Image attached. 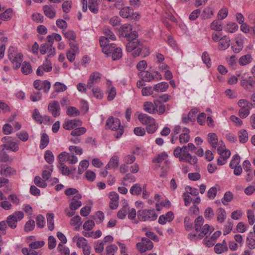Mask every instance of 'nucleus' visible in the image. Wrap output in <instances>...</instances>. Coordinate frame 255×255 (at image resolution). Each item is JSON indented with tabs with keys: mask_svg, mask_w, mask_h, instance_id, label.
I'll use <instances>...</instances> for the list:
<instances>
[{
	"mask_svg": "<svg viewBox=\"0 0 255 255\" xmlns=\"http://www.w3.org/2000/svg\"><path fill=\"white\" fill-rule=\"evenodd\" d=\"M8 56L11 61L13 68L18 69L23 61V55L17 52V49L12 46L10 47L8 51Z\"/></svg>",
	"mask_w": 255,
	"mask_h": 255,
	"instance_id": "nucleus-1",
	"label": "nucleus"
},
{
	"mask_svg": "<svg viewBox=\"0 0 255 255\" xmlns=\"http://www.w3.org/2000/svg\"><path fill=\"white\" fill-rule=\"evenodd\" d=\"M106 128L116 131V137L118 138L121 137L124 133V128L121 125V121L118 118L110 117L107 120L106 124Z\"/></svg>",
	"mask_w": 255,
	"mask_h": 255,
	"instance_id": "nucleus-2",
	"label": "nucleus"
},
{
	"mask_svg": "<svg viewBox=\"0 0 255 255\" xmlns=\"http://www.w3.org/2000/svg\"><path fill=\"white\" fill-rule=\"evenodd\" d=\"M214 229L208 224H205L201 227L199 231H196V233H191L188 235V238L192 241L201 240L208 233H211Z\"/></svg>",
	"mask_w": 255,
	"mask_h": 255,
	"instance_id": "nucleus-3",
	"label": "nucleus"
},
{
	"mask_svg": "<svg viewBox=\"0 0 255 255\" xmlns=\"http://www.w3.org/2000/svg\"><path fill=\"white\" fill-rule=\"evenodd\" d=\"M238 105L240 107L239 110V116L242 119L246 118L250 114L252 104L245 99H241L239 101Z\"/></svg>",
	"mask_w": 255,
	"mask_h": 255,
	"instance_id": "nucleus-4",
	"label": "nucleus"
},
{
	"mask_svg": "<svg viewBox=\"0 0 255 255\" xmlns=\"http://www.w3.org/2000/svg\"><path fill=\"white\" fill-rule=\"evenodd\" d=\"M157 216L154 210H141L137 212V218L141 221H154Z\"/></svg>",
	"mask_w": 255,
	"mask_h": 255,
	"instance_id": "nucleus-5",
	"label": "nucleus"
},
{
	"mask_svg": "<svg viewBox=\"0 0 255 255\" xmlns=\"http://www.w3.org/2000/svg\"><path fill=\"white\" fill-rule=\"evenodd\" d=\"M101 0H81L83 5L82 8L84 12L87 10L88 7L89 10L94 13H97L99 11V5Z\"/></svg>",
	"mask_w": 255,
	"mask_h": 255,
	"instance_id": "nucleus-6",
	"label": "nucleus"
},
{
	"mask_svg": "<svg viewBox=\"0 0 255 255\" xmlns=\"http://www.w3.org/2000/svg\"><path fill=\"white\" fill-rule=\"evenodd\" d=\"M24 217L22 211L15 212L13 214L8 216L6 219V223L9 227L15 229L17 226V222L21 220Z\"/></svg>",
	"mask_w": 255,
	"mask_h": 255,
	"instance_id": "nucleus-7",
	"label": "nucleus"
},
{
	"mask_svg": "<svg viewBox=\"0 0 255 255\" xmlns=\"http://www.w3.org/2000/svg\"><path fill=\"white\" fill-rule=\"evenodd\" d=\"M122 36L125 37L127 39H133L137 36V33L135 31H132L131 25L129 24L123 25L120 30Z\"/></svg>",
	"mask_w": 255,
	"mask_h": 255,
	"instance_id": "nucleus-8",
	"label": "nucleus"
},
{
	"mask_svg": "<svg viewBox=\"0 0 255 255\" xmlns=\"http://www.w3.org/2000/svg\"><path fill=\"white\" fill-rule=\"evenodd\" d=\"M99 42L100 46L102 48V51L108 56H110L111 52L117 47L115 44H109L107 38L104 36L100 38Z\"/></svg>",
	"mask_w": 255,
	"mask_h": 255,
	"instance_id": "nucleus-9",
	"label": "nucleus"
},
{
	"mask_svg": "<svg viewBox=\"0 0 255 255\" xmlns=\"http://www.w3.org/2000/svg\"><path fill=\"white\" fill-rule=\"evenodd\" d=\"M1 141L3 143L2 145L3 148L6 150H11L13 151H17L19 147L17 143L12 140L10 136H4L1 139Z\"/></svg>",
	"mask_w": 255,
	"mask_h": 255,
	"instance_id": "nucleus-10",
	"label": "nucleus"
},
{
	"mask_svg": "<svg viewBox=\"0 0 255 255\" xmlns=\"http://www.w3.org/2000/svg\"><path fill=\"white\" fill-rule=\"evenodd\" d=\"M153 243L148 239L142 238L141 243L136 244V247L140 253L145 252L146 251L151 250L153 248Z\"/></svg>",
	"mask_w": 255,
	"mask_h": 255,
	"instance_id": "nucleus-11",
	"label": "nucleus"
},
{
	"mask_svg": "<svg viewBox=\"0 0 255 255\" xmlns=\"http://www.w3.org/2000/svg\"><path fill=\"white\" fill-rule=\"evenodd\" d=\"M33 85L36 90L39 91L43 89L46 93L48 92L51 87V84L48 80H36L34 81Z\"/></svg>",
	"mask_w": 255,
	"mask_h": 255,
	"instance_id": "nucleus-12",
	"label": "nucleus"
},
{
	"mask_svg": "<svg viewBox=\"0 0 255 255\" xmlns=\"http://www.w3.org/2000/svg\"><path fill=\"white\" fill-rule=\"evenodd\" d=\"M101 74L98 72H94L91 74L87 81V87L91 89L93 85L99 83L101 81Z\"/></svg>",
	"mask_w": 255,
	"mask_h": 255,
	"instance_id": "nucleus-13",
	"label": "nucleus"
},
{
	"mask_svg": "<svg viewBox=\"0 0 255 255\" xmlns=\"http://www.w3.org/2000/svg\"><path fill=\"white\" fill-rule=\"evenodd\" d=\"M221 232H215L210 237H206L203 240V243L208 247H213L217 241V239L221 236Z\"/></svg>",
	"mask_w": 255,
	"mask_h": 255,
	"instance_id": "nucleus-14",
	"label": "nucleus"
},
{
	"mask_svg": "<svg viewBox=\"0 0 255 255\" xmlns=\"http://www.w3.org/2000/svg\"><path fill=\"white\" fill-rule=\"evenodd\" d=\"M182 149V153L184 156L185 161L191 165H195L197 162V158L195 156H192L187 151L188 145H184Z\"/></svg>",
	"mask_w": 255,
	"mask_h": 255,
	"instance_id": "nucleus-15",
	"label": "nucleus"
},
{
	"mask_svg": "<svg viewBox=\"0 0 255 255\" xmlns=\"http://www.w3.org/2000/svg\"><path fill=\"white\" fill-rule=\"evenodd\" d=\"M48 111L54 117H57L60 114V108L57 101H53L48 106Z\"/></svg>",
	"mask_w": 255,
	"mask_h": 255,
	"instance_id": "nucleus-16",
	"label": "nucleus"
},
{
	"mask_svg": "<svg viewBox=\"0 0 255 255\" xmlns=\"http://www.w3.org/2000/svg\"><path fill=\"white\" fill-rule=\"evenodd\" d=\"M82 124V122L79 120H67L63 124V128L66 130H71L81 126Z\"/></svg>",
	"mask_w": 255,
	"mask_h": 255,
	"instance_id": "nucleus-17",
	"label": "nucleus"
},
{
	"mask_svg": "<svg viewBox=\"0 0 255 255\" xmlns=\"http://www.w3.org/2000/svg\"><path fill=\"white\" fill-rule=\"evenodd\" d=\"M150 53L149 48L144 46L142 44H140V46L134 51H133L131 55L133 57H136L141 54L143 57L147 56Z\"/></svg>",
	"mask_w": 255,
	"mask_h": 255,
	"instance_id": "nucleus-18",
	"label": "nucleus"
},
{
	"mask_svg": "<svg viewBox=\"0 0 255 255\" xmlns=\"http://www.w3.org/2000/svg\"><path fill=\"white\" fill-rule=\"evenodd\" d=\"M44 14L50 19L54 18L56 16V10L52 5H45L42 7Z\"/></svg>",
	"mask_w": 255,
	"mask_h": 255,
	"instance_id": "nucleus-19",
	"label": "nucleus"
},
{
	"mask_svg": "<svg viewBox=\"0 0 255 255\" xmlns=\"http://www.w3.org/2000/svg\"><path fill=\"white\" fill-rule=\"evenodd\" d=\"M138 119L142 125H145L146 126L154 123V122L155 121L152 117L143 113H140L138 115Z\"/></svg>",
	"mask_w": 255,
	"mask_h": 255,
	"instance_id": "nucleus-20",
	"label": "nucleus"
},
{
	"mask_svg": "<svg viewBox=\"0 0 255 255\" xmlns=\"http://www.w3.org/2000/svg\"><path fill=\"white\" fill-rule=\"evenodd\" d=\"M128 40L129 42L126 45V49L128 52L134 51L138 48L141 44L136 38L133 39H128Z\"/></svg>",
	"mask_w": 255,
	"mask_h": 255,
	"instance_id": "nucleus-21",
	"label": "nucleus"
},
{
	"mask_svg": "<svg viewBox=\"0 0 255 255\" xmlns=\"http://www.w3.org/2000/svg\"><path fill=\"white\" fill-rule=\"evenodd\" d=\"M80 194H76L71 200L69 204V207L71 210H76L82 205V202L80 200L81 199Z\"/></svg>",
	"mask_w": 255,
	"mask_h": 255,
	"instance_id": "nucleus-22",
	"label": "nucleus"
},
{
	"mask_svg": "<svg viewBox=\"0 0 255 255\" xmlns=\"http://www.w3.org/2000/svg\"><path fill=\"white\" fill-rule=\"evenodd\" d=\"M208 141L213 148H218L219 145H221L222 141H218L217 135L215 133H209L208 134Z\"/></svg>",
	"mask_w": 255,
	"mask_h": 255,
	"instance_id": "nucleus-23",
	"label": "nucleus"
},
{
	"mask_svg": "<svg viewBox=\"0 0 255 255\" xmlns=\"http://www.w3.org/2000/svg\"><path fill=\"white\" fill-rule=\"evenodd\" d=\"M219 42L218 49L220 50H225L230 46L231 40L229 37L224 36L220 38Z\"/></svg>",
	"mask_w": 255,
	"mask_h": 255,
	"instance_id": "nucleus-24",
	"label": "nucleus"
},
{
	"mask_svg": "<svg viewBox=\"0 0 255 255\" xmlns=\"http://www.w3.org/2000/svg\"><path fill=\"white\" fill-rule=\"evenodd\" d=\"M243 40L241 37H236L235 42L232 46L233 51L236 53L240 52L243 48Z\"/></svg>",
	"mask_w": 255,
	"mask_h": 255,
	"instance_id": "nucleus-25",
	"label": "nucleus"
},
{
	"mask_svg": "<svg viewBox=\"0 0 255 255\" xmlns=\"http://www.w3.org/2000/svg\"><path fill=\"white\" fill-rule=\"evenodd\" d=\"M16 174V170L9 166L3 164L0 170V174L6 177H10Z\"/></svg>",
	"mask_w": 255,
	"mask_h": 255,
	"instance_id": "nucleus-26",
	"label": "nucleus"
},
{
	"mask_svg": "<svg viewBox=\"0 0 255 255\" xmlns=\"http://www.w3.org/2000/svg\"><path fill=\"white\" fill-rule=\"evenodd\" d=\"M228 250V248L225 240H224L221 243L217 244L214 247V251L218 254L227 252Z\"/></svg>",
	"mask_w": 255,
	"mask_h": 255,
	"instance_id": "nucleus-27",
	"label": "nucleus"
},
{
	"mask_svg": "<svg viewBox=\"0 0 255 255\" xmlns=\"http://www.w3.org/2000/svg\"><path fill=\"white\" fill-rule=\"evenodd\" d=\"M174 219V214L172 212H168L165 215H162L159 216L158 219V223L160 224L164 225L166 222H170Z\"/></svg>",
	"mask_w": 255,
	"mask_h": 255,
	"instance_id": "nucleus-28",
	"label": "nucleus"
},
{
	"mask_svg": "<svg viewBox=\"0 0 255 255\" xmlns=\"http://www.w3.org/2000/svg\"><path fill=\"white\" fill-rule=\"evenodd\" d=\"M110 199V208L111 209H116L118 206V195L115 192H111L109 194Z\"/></svg>",
	"mask_w": 255,
	"mask_h": 255,
	"instance_id": "nucleus-29",
	"label": "nucleus"
},
{
	"mask_svg": "<svg viewBox=\"0 0 255 255\" xmlns=\"http://www.w3.org/2000/svg\"><path fill=\"white\" fill-rule=\"evenodd\" d=\"M78 50V46L76 44L71 45V50H68L66 52V56L68 60L72 62L75 60V54Z\"/></svg>",
	"mask_w": 255,
	"mask_h": 255,
	"instance_id": "nucleus-30",
	"label": "nucleus"
},
{
	"mask_svg": "<svg viewBox=\"0 0 255 255\" xmlns=\"http://www.w3.org/2000/svg\"><path fill=\"white\" fill-rule=\"evenodd\" d=\"M120 14L124 18H128L134 17L133 10L128 6L124 7L122 8L120 10Z\"/></svg>",
	"mask_w": 255,
	"mask_h": 255,
	"instance_id": "nucleus-31",
	"label": "nucleus"
},
{
	"mask_svg": "<svg viewBox=\"0 0 255 255\" xmlns=\"http://www.w3.org/2000/svg\"><path fill=\"white\" fill-rule=\"evenodd\" d=\"M182 133L179 136V142L181 144L187 143L190 140V130L184 128L182 129Z\"/></svg>",
	"mask_w": 255,
	"mask_h": 255,
	"instance_id": "nucleus-32",
	"label": "nucleus"
},
{
	"mask_svg": "<svg viewBox=\"0 0 255 255\" xmlns=\"http://www.w3.org/2000/svg\"><path fill=\"white\" fill-rule=\"evenodd\" d=\"M218 154L222 157L225 158L227 160L231 155V152L229 150L226 148L225 145L222 143L221 145H219L217 148Z\"/></svg>",
	"mask_w": 255,
	"mask_h": 255,
	"instance_id": "nucleus-33",
	"label": "nucleus"
},
{
	"mask_svg": "<svg viewBox=\"0 0 255 255\" xmlns=\"http://www.w3.org/2000/svg\"><path fill=\"white\" fill-rule=\"evenodd\" d=\"M253 61V57L250 54L243 55L238 60L239 64L242 66H246L251 63Z\"/></svg>",
	"mask_w": 255,
	"mask_h": 255,
	"instance_id": "nucleus-34",
	"label": "nucleus"
},
{
	"mask_svg": "<svg viewBox=\"0 0 255 255\" xmlns=\"http://www.w3.org/2000/svg\"><path fill=\"white\" fill-rule=\"evenodd\" d=\"M144 110L150 114H153L155 113L156 104L153 102H145L144 103L143 105Z\"/></svg>",
	"mask_w": 255,
	"mask_h": 255,
	"instance_id": "nucleus-35",
	"label": "nucleus"
},
{
	"mask_svg": "<svg viewBox=\"0 0 255 255\" xmlns=\"http://www.w3.org/2000/svg\"><path fill=\"white\" fill-rule=\"evenodd\" d=\"M62 33L64 34L66 38H67L70 42V45H73L72 44V41H75L76 38V34L75 32L71 30H68L66 31L62 30Z\"/></svg>",
	"mask_w": 255,
	"mask_h": 255,
	"instance_id": "nucleus-36",
	"label": "nucleus"
},
{
	"mask_svg": "<svg viewBox=\"0 0 255 255\" xmlns=\"http://www.w3.org/2000/svg\"><path fill=\"white\" fill-rule=\"evenodd\" d=\"M119 157L117 155L113 156L106 166V169H113L118 167L119 165Z\"/></svg>",
	"mask_w": 255,
	"mask_h": 255,
	"instance_id": "nucleus-37",
	"label": "nucleus"
},
{
	"mask_svg": "<svg viewBox=\"0 0 255 255\" xmlns=\"http://www.w3.org/2000/svg\"><path fill=\"white\" fill-rule=\"evenodd\" d=\"M13 11L12 8H8L3 12L0 13V19L3 21H8L12 17Z\"/></svg>",
	"mask_w": 255,
	"mask_h": 255,
	"instance_id": "nucleus-38",
	"label": "nucleus"
},
{
	"mask_svg": "<svg viewBox=\"0 0 255 255\" xmlns=\"http://www.w3.org/2000/svg\"><path fill=\"white\" fill-rule=\"evenodd\" d=\"M169 87L167 82H160L154 86L153 90L157 92H164L166 91Z\"/></svg>",
	"mask_w": 255,
	"mask_h": 255,
	"instance_id": "nucleus-39",
	"label": "nucleus"
},
{
	"mask_svg": "<svg viewBox=\"0 0 255 255\" xmlns=\"http://www.w3.org/2000/svg\"><path fill=\"white\" fill-rule=\"evenodd\" d=\"M72 241L76 243V245L79 248H83L87 245V240L83 237L75 236L73 238Z\"/></svg>",
	"mask_w": 255,
	"mask_h": 255,
	"instance_id": "nucleus-40",
	"label": "nucleus"
},
{
	"mask_svg": "<svg viewBox=\"0 0 255 255\" xmlns=\"http://www.w3.org/2000/svg\"><path fill=\"white\" fill-rule=\"evenodd\" d=\"M139 77L144 81L150 82L153 80V73L147 71L140 72L138 74Z\"/></svg>",
	"mask_w": 255,
	"mask_h": 255,
	"instance_id": "nucleus-41",
	"label": "nucleus"
},
{
	"mask_svg": "<svg viewBox=\"0 0 255 255\" xmlns=\"http://www.w3.org/2000/svg\"><path fill=\"white\" fill-rule=\"evenodd\" d=\"M154 103L156 104L155 113L159 115L163 114L166 110V105L158 100H154Z\"/></svg>",
	"mask_w": 255,
	"mask_h": 255,
	"instance_id": "nucleus-42",
	"label": "nucleus"
},
{
	"mask_svg": "<svg viewBox=\"0 0 255 255\" xmlns=\"http://www.w3.org/2000/svg\"><path fill=\"white\" fill-rule=\"evenodd\" d=\"M226 218V212L223 208H219L217 210V220L220 223H223Z\"/></svg>",
	"mask_w": 255,
	"mask_h": 255,
	"instance_id": "nucleus-43",
	"label": "nucleus"
},
{
	"mask_svg": "<svg viewBox=\"0 0 255 255\" xmlns=\"http://www.w3.org/2000/svg\"><path fill=\"white\" fill-rule=\"evenodd\" d=\"M21 70L22 73L24 75H28L32 71L31 65L29 62L26 61H24L22 63Z\"/></svg>",
	"mask_w": 255,
	"mask_h": 255,
	"instance_id": "nucleus-44",
	"label": "nucleus"
},
{
	"mask_svg": "<svg viewBox=\"0 0 255 255\" xmlns=\"http://www.w3.org/2000/svg\"><path fill=\"white\" fill-rule=\"evenodd\" d=\"M122 50L120 47H116L115 50H113L110 56L111 55L113 60L120 59L122 57Z\"/></svg>",
	"mask_w": 255,
	"mask_h": 255,
	"instance_id": "nucleus-45",
	"label": "nucleus"
},
{
	"mask_svg": "<svg viewBox=\"0 0 255 255\" xmlns=\"http://www.w3.org/2000/svg\"><path fill=\"white\" fill-rule=\"evenodd\" d=\"M238 137L240 142L244 143L248 140V133L246 130L242 129L238 132Z\"/></svg>",
	"mask_w": 255,
	"mask_h": 255,
	"instance_id": "nucleus-46",
	"label": "nucleus"
},
{
	"mask_svg": "<svg viewBox=\"0 0 255 255\" xmlns=\"http://www.w3.org/2000/svg\"><path fill=\"white\" fill-rule=\"evenodd\" d=\"M49 142V138L48 135L43 133L41 136L40 148L42 149L46 147Z\"/></svg>",
	"mask_w": 255,
	"mask_h": 255,
	"instance_id": "nucleus-47",
	"label": "nucleus"
},
{
	"mask_svg": "<svg viewBox=\"0 0 255 255\" xmlns=\"http://www.w3.org/2000/svg\"><path fill=\"white\" fill-rule=\"evenodd\" d=\"M87 129L84 127L75 128L71 132V135L74 136H79L86 133Z\"/></svg>",
	"mask_w": 255,
	"mask_h": 255,
	"instance_id": "nucleus-48",
	"label": "nucleus"
},
{
	"mask_svg": "<svg viewBox=\"0 0 255 255\" xmlns=\"http://www.w3.org/2000/svg\"><path fill=\"white\" fill-rule=\"evenodd\" d=\"M210 28L212 30H214L215 31H221L223 29L222 21L219 20H214L211 23Z\"/></svg>",
	"mask_w": 255,
	"mask_h": 255,
	"instance_id": "nucleus-49",
	"label": "nucleus"
},
{
	"mask_svg": "<svg viewBox=\"0 0 255 255\" xmlns=\"http://www.w3.org/2000/svg\"><path fill=\"white\" fill-rule=\"evenodd\" d=\"M66 114L69 117H76L80 115V112L74 107H68L67 109Z\"/></svg>",
	"mask_w": 255,
	"mask_h": 255,
	"instance_id": "nucleus-50",
	"label": "nucleus"
},
{
	"mask_svg": "<svg viewBox=\"0 0 255 255\" xmlns=\"http://www.w3.org/2000/svg\"><path fill=\"white\" fill-rule=\"evenodd\" d=\"M241 85L246 89L248 88V86H250L252 87H255V80L252 77H250L248 80H242Z\"/></svg>",
	"mask_w": 255,
	"mask_h": 255,
	"instance_id": "nucleus-51",
	"label": "nucleus"
},
{
	"mask_svg": "<svg viewBox=\"0 0 255 255\" xmlns=\"http://www.w3.org/2000/svg\"><path fill=\"white\" fill-rule=\"evenodd\" d=\"M54 215L53 213H48L47 214V226L50 231H52L54 228Z\"/></svg>",
	"mask_w": 255,
	"mask_h": 255,
	"instance_id": "nucleus-52",
	"label": "nucleus"
},
{
	"mask_svg": "<svg viewBox=\"0 0 255 255\" xmlns=\"http://www.w3.org/2000/svg\"><path fill=\"white\" fill-rule=\"evenodd\" d=\"M238 25L235 22L228 23L225 27V30L228 32L234 33L238 29Z\"/></svg>",
	"mask_w": 255,
	"mask_h": 255,
	"instance_id": "nucleus-53",
	"label": "nucleus"
},
{
	"mask_svg": "<svg viewBox=\"0 0 255 255\" xmlns=\"http://www.w3.org/2000/svg\"><path fill=\"white\" fill-rule=\"evenodd\" d=\"M68 156L69 153L65 151L62 152L59 154L58 158L60 165H62L63 164H64L66 161H68Z\"/></svg>",
	"mask_w": 255,
	"mask_h": 255,
	"instance_id": "nucleus-54",
	"label": "nucleus"
},
{
	"mask_svg": "<svg viewBox=\"0 0 255 255\" xmlns=\"http://www.w3.org/2000/svg\"><path fill=\"white\" fill-rule=\"evenodd\" d=\"M52 166H46L45 167L48 169V170H44L42 172V178L44 181L48 180L51 176V172L53 170Z\"/></svg>",
	"mask_w": 255,
	"mask_h": 255,
	"instance_id": "nucleus-55",
	"label": "nucleus"
},
{
	"mask_svg": "<svg viewBox=\"0 0 255 255\" xmlns=\"http://www.w3.org/2000/svg\"><path fill=\"white\" fill-rule=\"evenodd\" d=\"M204 221L202 216H199L195 220L194 228L195 231H199L201 229V227L203 226Z\"/></svg>",
	"mask_w": 255,
	"mask_h": 255,
	"instance_id": "nucleus-56",
	"label": "nucleus"
},
{
	"mask_svg": "<svg viewBox=\"0 0 255 255\" xmlns=\"http://www.w3.org/2000/svg\"><path fill=\"white\" fill-rule=\"evenodd\" d=\"M42 98L41 93L38 91H33L30 96V99L32 102H37L40 101Z\"/></svg>",
	"mask_w": 255,
	"mask_h": 255,
	"instance_id": "nucleus-57",
	"label": "nucleus"
},
{
	"mask_svg": "<svg viewBox=\"0 0 255 255\" xmlns=\"http://www.w3.org/2000/svg\"><path fill=\"white\" fill-rule=\"evenodd\" d=\"M141 191V187L139 184H135L133 185L130 189V192L132 195H139Z\"/></svg>",
	"mask_w": 255,
	"mask_h": 255,
	"instance_id": "nucleus-58",
	"label": "nucleus"
},
{
	"mask_svg": "<svg viewBox=\"0 0 255 255\" xmlns=\"http://www.w3.org/2000/svg\"><path fill=\"white\" fill-rule=\"evenodd\" d=\"M3 148L0 152V162H12V159L10 158L8 155L7 154L5 151H4Z\"/></svg>",
	"mask_w": 255,
	"mask_h": 255,
	"instance_id": "nucleus-59",
	"label": "nucleus"
},
{
	"mask_svg": "<svg viewBox=\"0 0 255 255\" xmlns=\"http://www.w3.org/2000/svg\"><path fill=\"white\" fill-rule=\"evenodd\" d=\"M247 245L250 249H255V235H253L252 233L247 238Z\"/></svg>",
	"mask_w": 255,
	"mask_h": 255,
	"instance_id": "nucleus-60",
	"label": "nucleus"
},
{
	"mask_svg": "<svg viewBox=\"0 0 255 255\" xmlns=\"http://www.w3.org/2000/svg\"><path fill=\"white\" fill-rule=\"evenodd\" d=\"M173 154L176 157L179 158L180 161H185L184 156H183V153H182V149L180 146H177L174 149Z\"/></svg>",
	"mask_w": 255,
	"mask_h": 255,
	"instance_id": "nucleus-61",
	"label": "nucleus"
},
{
	"mask_svg": "<svg viewBox=\"0 0 255 255\" xmlns=\"http://www.w3.org/2000/svg\"><path fill=\"white\" fill-rule=\"evenodd\" d=\"M35 222L33 220H29L25 224L24 230L25 232H28L33 230L35 227Z\"/></svg>",
	"mask_w": 255,
	"mask_h": 255,
	"instance_id": "nucleus-62",
	"label": "nucleus"
},
{
	"mask_svg": "<svg viewBox=\"0 0 255 255\" xmlns=\"http://www.w3.org/2000/svg\"><path fill=\"white\" fill-rule=\"evenodd\" d=\"M32 118L37 123L42 124L43 123V116L40 115L37 109L34 110Z\"/></svg>",
	"mask_w": 255,
	"mask_h": 255,
	"instance_id": "nucleus-63",
	"label": "nucleus"
},
{
	"mask_svg": "<svg viewBox=\"0 0 255 255\" xmlns=\"http://www.w3.org/2000/svg\"><path fill=\"white\" fill-rule=\"evenodd\" d=\"M117 250L118 247L115 245L108 246L106 249V255H114Z\"/></svg>",
	"mask_w": 255,
	"mask_h": 255,
	"instance_id": "nucleus-64",
	"label": "nucleus"
}]
</instances>
